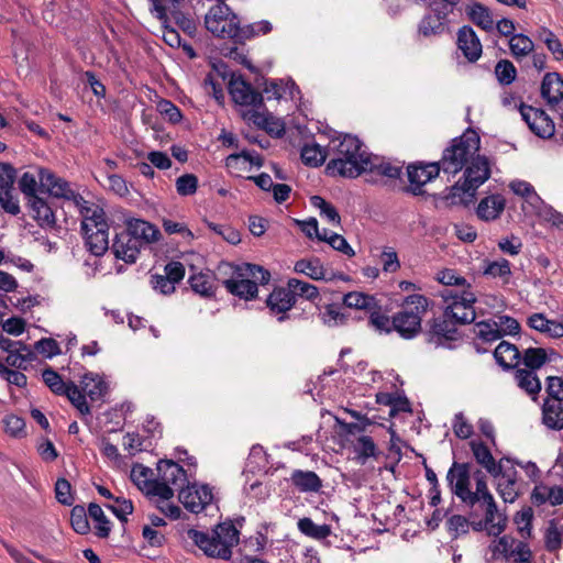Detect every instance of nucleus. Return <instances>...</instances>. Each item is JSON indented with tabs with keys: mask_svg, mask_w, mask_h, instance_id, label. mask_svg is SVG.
I'll return each instance as SVG.
<instances>
[{
	"mask_svg": "<svg viewBox=\"0 0 563 563\" xmlns=\"http://www.w3.org/2000/svg\"><path fill=\"white\" fill-rule=\"evenodd\" d=\"M362 146L356 136L344 135L333 147V157L327 165L328 174L355 178L367 172L371 155Z\"/></svg>",
	"mask_w": 563,
	"mask_h": 563,
	"instance_id": "1",
	"label": "nucleus"
},
{
	"mask_svg": "<svg viewBox=\"0 0 563 563\" xmlns=\"http://www.w3.org/2000/svg\"><path fill=\"white\" fill-rule=\"evenodd\" d=\"M240 532L231 521L217 525L211 533L190 529L189 539L209 558L230 560Z\"/></svg>",
	"mask_w": 563,
	"mask_h": 563,
	"instance_id": "2",
	"label": "nucleus"
},
{
	"mask_svg": "<svg viewBox=\"0 0 563 563\" xmlns=\"http://www.w3.org/2000/svg\"><path fill=\"white\" fill-rule=\"evenodd\" d=\"M205 24L209 32L221 38H231L234 44L250 40L253 26H240V20L223 1L210 8L206 14Z\"/></svg>",
	"mask_w": 563,
	"mask_h": 563,
	"instance_id": "3",
	"label": "nucleus"
},
{
	"mask_svg": "<svg viewBox=\"0 0 563 563\" xmlns=\"http://www.w3.org/2000/svg\"><path fill=\"white\" fill-rule=\"evenodd\" d=\"M79 214L87 250L95 256H102L109 249V224L104 210L93 202Z\"/></svg>",
	"mask_w": 563,
	"mask_h": 563,
	"instance_id": "4",
	"label": "nucleus"
},
{
	"mask_svg": "<svg viewBox=\"0 0 563 563\" xmlns=\"http://www.w3.org/2000/svg\"><path fill=\"white\" fill-rule=\"evenodd\" d=\"M481 147V137L472 130L467 129L461 136L451 141L442 154L440 161L442 170L446 174H457L468 162L478 154Z\"/></svg>",
	"mask_w": 563,
	"mask_h": 563,
	"instance_id": "5",
	"label": "nucleus"
},
{
	"mask_svg": "<svg viewBox=\"0 0 563 563\" xmlns=\"http://www.w3.org/2000/svg\"><path fill=\"white\" fill-rule=\"evenodd\" d=\"M464 167L463 183L451 187L452 203L472 201L477 188L490 177V165L486 156L477 154Z\"/></svg>",
	"mask_w": 563,
	"mask_h": 563,
	"instance_id": "6",
	"label": "nucleus"
},
{
	"mask_svg": "<svg viewBox=\"0 0 563 563\" xmlns=\"http://www.w3.org/2000/svg\"><path fill=\"white\" fill-rule=\"evenodd\" d=\"M428 306V299L422 295L406 297L402 309L393 317L394 330L405 339L416 336L421 330L422 316Z\"/></svg>",
	"mask_w": 563,
	"mask_h": 563,
	"instance_id": "7",
	"label": "nucleus"
},
{
	"mask_svg": "<svg viewBox=\"0 0 563 563\" xmlns=\"http://www.w3.org/2000/svg\"><path fill=\"white\" fill-rule=\"evenodd\" d=\"M38 181L41 187L46 188V191L53 197L71 201L79 213L93 203L87 201L80 194L73 190L66 179L58 177L47 168L38 169Z\"/></svg>",
	"mask_w": 563,
	"mask_h": 563,
	"instance_id": "8",
	"label": "nucleus"
},
{
	"mask_svg": "<svg viewBox=\"0 0 563 563\" xmlns=\"http://www.w3.org/2000/svg\"><path fill=\"white\" fill-rule=\"evenodd\" d=\"M446 481L451 492L463 503L470 505L471 500V470L470 463L453 462L446 473Z\"/></svg>",
	"mask_w": 563,
	"mask_h": 563,
	"instance_id": "9",
	"label": "nucleus"
},
{
	"mask_svg": "<svg viewBox=\"0 0 563 563\" xmlns=\"http://www.w3.org/2000/svg\"><path fill=\"white\" fill-rule=\"evenodd\" d=\"M14 179L15 169L13 166L8 163H0V206L12 216L20 213L19 201L12 195Z\"/></svg>",
	"mask_w": 563,
	"mask_h": 563,
	"instance_id": "10",
	"label": "nucleus"
},
{
	"mask_svg": "<svg viewBox=\"0 0 563 563\" xmlns=\"http://www.w3.org/2000/svg\"><path fill=\"white\" fill-rule=\"evenodd\" d=\"M178 499L183 506L194 512H201L213 499L212 490L208 485H186L180 489Z\"/></svg>",
	"mask_w": 563,
	"mask_h": 563,
	"instance_id": "11",
	"label": "nucleus"
},
{
	"mask_svg": "<svg viewBox=\"0 0 563 563\" xmlns=\"http://www.w3.org/2000/svg\"><path fill=\"white\" fill-rule=\"evenodd\" d=\"M442 170L440 162L438 163H417L407 167L408 180L410 183L409 191L415 196L423 194L422 187L435 178Z\"/></svg>",
	"mask_w": 563,
	"mask_h": 563,
	"instance_id": "12",
	"label": "nucleus"
},
{
	"mask_svg": "<svg viewBox=\"0 0 563 563\" xmlns=\"http://www.w3.org/2000/svg\"><path fill=\"white\" fill-rule=\"evenodd\" d=\"M453 301L445 308V316L453 319L456 324H467L474 322L476 318L473 303L475 296L472 292H463L462 296L449 295Z\"/></svg>",
	"mask_w": 563,
	"mask_h": 563,
	"instance_id": "13",
	"label": "nucleus"
},
{
	"mask_svg": "<svg viewBox=\"0 0 563 563\" xmlns=\"http://www.w3.org/2000/svg\"><path fill=\"white\" fill-rule=\"evenodd\" d=\"M520 114L536 135L545 139L554 134V123L543 110L521 104Z\"/></svg>",
	"mask_w": 563,
	"mask_h": 563,
	"instance_id": "14",
	"label": "nucleus"
},
{
	"mask_svg": "<svg viewBox=\"0 0 563 563\" xmlns=\"http://www.w3.org/2000/svg\"><path fill=\"white\" fill-rule=\"evenodd\" d=\"M152 4L150 11L154 14L162 23L163 27V40L170 47H179L181 45V38L176 29L170 25L169 15H167L168 5L165 2L175 4L181 3L185 0H148Z\"/></svg>",
	"mask_w": 563,
	"mask_h": 563,
	"instance_id": "15",
	"label": "nucleus"
},
{
	"mask_svg": "<svg viewBox=\"0 0 563 563\" xmlns=\"http://www.w3.org/2000/svg\"><path fill=\"white\" fill-rule=\"evenodd\" d=\"M265 303L269 313L275 316L279 322H283L288 319L287 312L294 308L296 299L287 284L286 287H275L266 298Z\"/></svg>",
	"mask_w": 563,
	"mask_h": 563,
	"instance_id": "16",
	"label": "nucleus"
},
{
	"mask_svg": "<svg viewBox=\"0 0 563 563\" xmlns=\"http://www.w3.org/2000/svg\"><path fill=\"white\" fill-rule=\"evenodd\" d=\"M229 92L232 100L240 106L258 108L263 104V96L241 76H232L229 82Z\"/></svg>",
	"mask_w": 563,
	"mask_h": 563,
	"instance_id": "17",
	"label": "nucleus"
},
{
	"mask_svg": "<svg viewBox=\"0 0 563 563\" xmlns=\"http://www.w3.org/2000/svg\"><path fill=\"white\" fill-rule=\"evenodd\" d=\"M446 15L445 5H431L418 24V34L423 37L442 34L445 29Z\"/></svg>",
	"mask_w": 563,
	"mask_h": 563,
	"instance_id": "18",
	"label": "nucleus"
},
{
	"mask_svg": "<svg viewBox=\"0 0 563 563\" xmlns=\"http://www.w3.org/2000/svg\"><path fill=\"white\" fill-rule=\"evenodd\" d=\"M218 272L221 274H229L236 277H246L247 279L252 278L251 282L260 283L262 285H266L271 280V273L261 265L243 263L241 265L233 266L230 263H220L218 266Z\"/></svg>",
	"mask_w": 563,
	"mask_h": 563,
	"instance_id": "19",
	"label": "nucleus"
},
{
	"mask_svg": "<svg viewBox=\"0 0 563 563\" xmlns=\"http://www.w3.org/2000/svg\"><path fill=\"white\" fill-rule=\"evenodd\" d=\"M141 247L142 243L125 230L115 235L111 250L118 260L133 264L136 262Z\"/></svg>",
	"mask_w": 563,
	"mask_h": 563,
	"instance_id": "20",
	"label": "nucleus"
},
{
	"mask_svg": "<svg viewBox=\"0 0 563 563\" xmlns=\"http://www.w3.org/2000/svg\"><path fill=\"white\" fill-rule=\"evenodd\" d=\"M478 503L486 507L485 523L490 536H499L506 528L507 518L498 512L496 501L489 490L477 495Z\"/></svg>",
	"mask_w": 563,
	"mask_h": 563,
	"instance_id": "21",
	"label": "nucleus"
},
{
	"mask_svg": "<svg viewBox=\"0 0 563 563\" xmlns=\"http://www.w3.org/2000/svg\"><path fill=\"white\" fill-rule=\"evenodd\" d=\"M470 446L476 462L494 477H497L498 474L501 473L504 461L510 462L507 457L500 459L499 462H496L489 448L482 441L473 440L470 442Z\"/></svg>",
	"mask_w": 563,
	"mask_h": 563,
	"instance_id": "22",
	"label": "nucleus"
},
{
	"mask_svg": "<svg viewBox=\"0 0 563 563\" xmlns=\"http://www.w3.org/2000/svg\"><path fill=\"white\" fill-rule=\"evenodd\" d=\"M158 478L180 492L187 483V473L178 463L172 460H161L157 463Z\"/></svg>",
	"mask_w": 563,
	"mask_h": 563,
	"instance_id": "23",
	"label": "nucleus"
},
{
	"mask_svg": "<svg viewBox=\"0 0 563 563\" xmlns=\"http://www.w3.org/2000/svg\"><path fill=\"white\" fill-rule=\"evenodd\" d=\"M456 323L449 316H443L439 318H434L430 325V342H434L437 344H443L445 341H455L459 338V332L456 329Z\"/></svg>",
	"mask_w": 563,
	"mask_h": 563,
	"instance_id": "24",
	"label": "nucleus"
},
{
	"mask_svg": "<svg viewBox=\"0 0 563 563\" xmlns=\"http://www.w3.org/2000/svg\"><path fill=\"white\" fill-rule=\"evenodd\" d=\"M497 492L505 503H514L520 494V483L517 479V471L514 466H503L498 474Z\"/></svg>",
	"mask_w": 563,
	"mask_h": 563,
	"instance_id": "25",
	"label": "nucleus"
},
{
	"mask_svg": "<svg viewBox=\"0 0 563 563\" xmlns=\"http://www.w3.org/2000/svg\"><path fill=\"white\" fill-rule=\"evenodd\" d=\"M457 46L471 63L476 62L482 55L481 41L471 26L464 25L459 30Z\"/></svg>",
	"mask_w": 563,
	"mask_h": 563,
	"instance_id": "26",
	"label": "nucleus"
},
{
	"mask_svg": "<svg viewBox=\"0 0 563 563\" xmlns=\"http://www.w3.org/2000/svg\"><path fill=\"white\" fill-rule=\"evenodd\" d=\"M541 96L551 107L563 99V79L559 73H548L541 84Z\"/></svg>",
	"mask_w": 563,
	"mask_h": 563,
	"instance_id": "27",
	"label": "nucleus"
},
{
	"mask_svg": "<svg viewBox=\"0 0 563 563\" xmlns=\"http://www.w3.org/2000/svg\"><path fill=\"white\" fill-rule=\"evenodd\" d=\"M542 423L552 430L563 429V399L545 398L542 406Z\"/></svg>",
	"mask_w": 563,
	"mask_h": 563,
	"instance_id": "28",
	"label": "nucleus"
},
{
	"mask_svg": "<svg viewBox=\"0 0 563 563\" xmlns=\"http://www.w3.org/2000/svg\"><path fill=\"white\" fill-rule=\"evenodd\" d=\"M294 271L305 274L313 280H333L336 276L333 272H328L318 257L297 261Z\"/></svg>",
	"mask_w": 563,
	"mask_h": 563,
	"instance_id": "29",
	"label": "nucleus"
},
{
	"mask_svg": "<svg viewBox=\"0 0 563 563\" xmlns=\"http://www.w3.org/2000/svg\"><path fill=\"white\" fill-rule=\"evenodd\" d=\"M128 232L139 240L142 245L144 243H153L159 240V230L147 221L141 219H132L126 222Z\"/></svg>",
	"mask_w": 563,
	"mask_h": 563,
	"instance_id": "30",
	"label": "nucleus"
},
{
	"mask_svg": "<svg viewBox=\"0 0 563 563\" xmlns=\"http://www.w3.org/2000/svg\"><path fill=\"white\" fill-rule=\"evenodd\" d=\"M27 206L32 211L33 219L42 228H54L56 218L53 209L41 197L29 198Z\"/></svg>",
	"mask_w": 563,
	"mask_h": 563,
	"instance_id": "31",
	"label": "nucleus"
},
{
	"mask_svg": "<svg viewBox=\"0 0 563 563\" xmlns=\"http://www.w3.org/2000/svg\"><path fill=\"white\" fill-rule=\"evenodd\" d=\"M222 283L230 294L238 296L241 299H254L258 292L256 283L251 282V279H247L246 277H236L232 275V278L224 279Z\"/></svg>",
	"mask_w": 563,
	"mask_h": 563,
	"instance_id": "32",
	"label": "nucleus"
},
{
	"mask_svg": "<svg viewBox=\"0 0 563 563\" xmlns=\"http://www.w3.org/2000/svg\"><path fill=\"white\" fill-rule=\"evenodd\" d=\"M297 528L305 537L323 542L332 534V528L330 525H317L309 517L300 518L297 522Z\"/></svg>",
	"mask_w": 563,
	"mask_h": 563,
	"instance_id": "33",
	"label": "nucleus"
},
{
	"mask_svg": "<svg viewBox=\"0 0 563 563\" xmlns=\"http://www.w3.org/2000/svg\"><path fill=\"white\" fill-rule=\"evenodd\" d=\"M505 199L500 195H492L481 200L477 216L486 221L497 219L505 209Z\"/></svg>",
	"mask_w": 563,
	"mask_h": 563,
	"instance_id": "34",
	"label": "nucleus"
},
{
	"mask_svg": "<svg viewBox=\"0 0 563 563\" xmlns=\"http://www.w3.org/2000/svg\"><path fill=\"white\" fill-rule=\"evenodd\" d=\"M292 485L300 492H318L322 487L320 477L312 471L296 470L290 476Z\"/></svg>",
	"mask_w": 563,
	"mask_h": 563,
	"instance_id": "35",
	"label": "nucleus"
},
{
	"mask_svg": "<svg viewBox=\"0 0 563 563\" xmlns=\"http://www.w3.org/2000/svg\"><path fill=\"white\" fill-rule=\"evenodd\" d=\"M494 357L504 368H511L519 364L521 355L515 344L503 341L495 349Z\"/></svg>",
	"mask_w": 563,
	"mask_h": 563,
	"instance_id": "36",
	"label": "nucleus"
},
{
	"mask_svg": "<svg viewBox=\"0 0 563 563\" xmlns=\"http://www.w3.org/2000/svg\"><path fill=\"white\" fill-rule=\"evenodd\" d=\"M468 19L485 31L494 27V19L490 10L479 2H473L466 7Z\"/></svg>",
	"mask_w": 563,
	"mask_h": 563,
	"instance_id": "37",
	"label": "nucleus"
},
{
	"mask_svg": "<svg viewBox=\"0 0 563 563\" xmlns=\"http://www.w3.org/2000/svg\"><path fill=\"white\" fill-rule=\"evenodd\" d=\"M168 5L167 14L169 13V21L172 20L183 32L188 34L189 36H194L197 31V23L195 19L188 14L183 12L179 9L180 3L172 4L165 2Z\"/></svg>",
	"mask_w": 563,
	"mask_h": 563,
	"instance_id": "38",
	"label": "nucleus"
},
{
	"mask_svg": "<svg viewBox=\"0 0 563 563\" xmlns=\"http://www.w3.org/2000/svg\"><path fill=\"white\" fill-rule=\"evenodd\" d=\"M532 501L541 505L549 501L552 506L563 504V488L559 486L549 487L545 485L536 486L532 492Z\"/></svg>",
	"mask_w": 563,
	"mask_h": 563,
	"instance_id": "39",
	"label": "nucleus"
},
{
	"mask_svg": "<svg viewBox=\"0 0 563 563\" xmlns=\"http://www.w3.org/2000/svg\"><path fill=\"white\" fill-rule=\"evenodd\" d=\"M343 305L346 308L369 311L377 308V300L375 299L374 296L358 291H351L344 295Z\"/></svg>",
	"mask_w": 563,
	"mask_h": 563,
	"instance_id": "40",
	"label": "nucleus"
},
{
	"mask_svg": "<svg viewBox=\"0 0 563 563\" xmlns=\"http://www.w3.org/2000/svg\"><path fill=\"white\" fill-rule=\"evenodd\" d=\"M518 386L531 396H537L541 390V383L534 371L518 368L515 374Z\"/></svg>",
	"mask_w": 563,
	"mask_h": 563,
	"instance_id": "41",
	"label": "nucleus"
},
{
	"mask_svg": "<svg viewBox=\"0 0 563 563\" xmlns=\"http://www.w3.org/2000/svg\"><path fill=\"white\" fill-rule=\"evenodd\" d=\"M88 515L96 522V536L102 539L108 538L111 531V522L106 517L102 508L98 504L90 503Z\"/></svg>",
	"mask_w": 563,
	"mask_h": 563,
	"instance_id": "42",
	"label": "nucleus"
},
{
	"mask_svg": "<svg viewBox=\"0 0 563 563\" xmlns=\"http://www.w3.org/2000/svg\"><path fill=\"white\" fill-rule=\"evenodd\" d=\"M305 165L318 167L322 165L327 158L325 151L317 143H307L302 146L300 153Z\"/></svg>",
	"mask_w": 563,
	"mask_h": 563,
	"instance_id": "43",
	"label": "nucleus"
},
{
	"mask_svg": "<svg viewBox=\"0 0 563 563\" xmlns=\"http://www.w3.org/2000/svg\"><path fill=\"white\" fill-rule=\"evenodd\" d=\"M369 167L367 172L375 173L391 179H396L401 174V166L395 165L390 162L378 159L377 157H369Z\"/></svg>",
	"mask_w": 563,
	"mask_h": 563,
	"instance_id": "44",
	"label": "nucleus"
},
{
	"mask_svg": "<svg viewBox=\"0 0 563 563\" xmlns=\"http://www.w3.org/2000/svg\"><path fill=\"white\" fill-rule=\"evenodd\" d=\"M287 283L296 300L300 297L313 301L319 297V289L312 284L297 278H289Z\"/></svg>",
	"mask_w": 563,
	"mask_h": 563,
	"instance_id": "45",
	"label": "nucleus"
},
{
	"mask_svg": "<svg viewBox=\"0 0 563 563\" xmlns=\"http://www.w3.org/2000/svg\"><path fill=\"white\" fill-rule=\"evenodd\" d=\"M509 48L512 56L519 59L529 55L533 51L534 44L527 35L515 34L509 40Z\"/></svg>",
	"mask_w": 563,
	"mask_h": 563,
	"instance_id": "46",
	"label": "nucleus"
},
{
	"mask_svg": "<svg viewBox=\"0 0 563 563\" xmlns=\"http://www.w3.org/2000/svg\"><path fill=\"white\" fill-rule=\"evenodd\" d=\"M310 203L314 208L319 209L320 216L324 218L328 222L334 225H340L341 217L336 208L332 203L328 202L320 196H312L310 198Z\"/></svg>",
	"mask_w": 563,
	"mask_h": 563,
	"instance_id": "47",
	"label": "nucleus"
},
{
	"mask_svg": "<svg viewBox=\"0 0 563 563\" xmlns=\"http://www.w3.org/2000/svg\"><path fill=\"white\" fill-rule=\"evenodd\" d=\"M63 396H66L71 405L78 409L82 416L90 415L91 411L86 401V394L82 389L80 390L74 382H68V388Z\"/></svg>",
	"mask_w": 563,
	"mask_h": 563,
	"instance_id": "48",
	"label": "nucleus"
},
{
	"mask_svg": "<svg viewBox=\"0 0 563 563\" xmlns=\"http://www.w3.org/2000/svg\"><path fill=\"white\" fill-rule=\"evenodd\" d=\"M494 73L497 81L501 86H509L517 78V69L515 65L508 59L498 60L495 66Z\"/></svg>",
	"mask_w": 563,
	"mask_h": 563,
	"instance_id": "49",
	"label": "nucleus"
},
{
	"mask_svg": "<svg viewBox=\"0 0 563 563\" xmlns=\"http://www.w3.org/2000/svg\"><path fill=\"white\" fill-rule=\"evenodd\" d=\"M191 289L205 297H211L214 295L213 279L208 274H197L188 279Z\"/></svg>",
	"mask_w": 563,
	"mask_h": 563,
	"instance_id": "50",
	"label": "nucleus"
},
{
	"mask_svg": "<svg viewBox=\"0 0 563 563\" xmlns=\"http://www.w3.org/2000/svg\"><path fill=\"white\" fill-rule=\"evenodd\" d=\"M474 332L478 339L485 343H492L499 339L500 332L494 320H486L475 323Z\"/></svg>",
	"mask_w": 563,
	"mask_h": 563,
	"instance_id": "51",
	"label": "nucleus"
},
{
	"mask_svg": "<svg viewBox=\"0 0 563 563\" xmlns=\"http://www.w3.org/2000/svg\"><path fill=\"white\" fill-rule=\"evenodd\" d=\"M548 361V355L542 347H529L525 350L522 355V363L526 369L536 371L540 368Z\"/></svg>",
	"mask_w": 563,
	"mask_h": 563,
	"instance_id": "52",
	"label": "nucleus"
},
{
	"mask_svg": "<svg viewBox=\"0 0 563 563\" xmlns=\"http://www.w3.org/2000/svg\"><path fill=\"white\" fill-rule=\"evenodd\" d=\"M320 318L328 327L343 325L347 320V316L334 303L325 305L324 311L320 313Z\"/></svg>",
	"mask_w": 563,
	"mask_h": 563,
	"instance_id": "53",
	"label": "nucleus"
},
{
	"mask_svg": "<svg viewBox=\"0 0 563 563\" xmlns=\"http://www.w3.org/2000/svg\"><path fill=\"white\" fill-rule=\"evenodd\" d=\"M43 382L56 395L63 396L68 388V382H64L62 376L52 367L42 372Z\"/></svg>",
	"mask_w": 563,
	"mask_h": 563,
	"instance_id": "54",
	"label": "nucleus"
},
{
	"mask_svg": "<svg viewBox=\"0 0 563 563\" xmlns=\"http://www.w3.org/2000/svg\"><path fill=\"white\" fill-rule=\"evenodd\" d=\"M104 388V383L98 376H95L93 374L84 375L81 379V389L90 397L91 400L100 398Z\"/></svg>",
	"mask_w": 563,
	"mask_h": 563,
	"instance_id": "55",
	"label": "nucleus"
},
{
	"mask_svg": "<svg viewBox=\"0 0 563 563\" xmlns=\"http://www.w3.org/2000/svg\"><path fill=\"white\" fill-rule=\"evenodd\" d=\"M88 516L84 506L77 505L71 509L70 525L77 533L86 534L89 532Z\"/></svg>",
	"mask_w": 563,
	"mask_h": 563,
	"instance_id": "56",
	"label": "nucleus"
},
{
	"mask_svg": "<svg viewBox=\"0 0 563 563\" xmlns=\"http://www.w3.org/2000/svg\"><path fill=\"white\" fill-rule=\"evenodd\" d=\"M36 358L35 352L32 347L27 349V351H19L12 354H8L5 357V363L18 369H27L29 364Z\"/></svg>",
	"mask_w": 563,
	"mask_h": 563,
	"instance_id": "57",
	"label": "nucleus"
},
{
	"mask_svg": "<svg viewBox=\"0 0 563 563\" xmlns=\"http://www.w3.org/2000/svg\"><path fill=\"white\" fill-rule=\"evenodd\" d=\"M484 274L496 277L508 278L511 274L510 263L506 258L498 261L485 262Z\"/></svg>",
	"mask_w": 563,
	"mask_h": 563,
	"instance_id": "58",
	"label": "nucleus"
},
{
	"mask_svg": "<svg viewBox=\"0 0 563 563\" xmlns=\"http://www.w3.org/2000/svg\"><path fill=\"white\" fill-rule=\"evenodd\" d=\"M114 501L117 505L107 504L106 507L112 511V514L121 521H128V515H131L134 510L133 504L130 499L124 497H115Z\"/></svg>",
	"mask_w": 563,
	"mask_h": 563,
	"instance_id": "59",
	"label": "nucleus"
},
{
	"mask_svg": "<svg viewBox=\"0 0 563 563\" xmlns=\"http://www.w3.org/2000/svg\"><path fill=\"white\" fill-rule=\"evenodd\" d=\"M470 525L467 518L461 515H453L446 521L448 531L452 536V539L468 533Z\"/></svg>",
	"mask_w": 563,
	"mask_h": 563,
	"instance_id": "60",
	"label": "nucleus"
},
{
	"mask_svg": "<svg viewBox=\"0 0 563 563\" xmlns=\"http://www.w3.org/2000/svg\"><path fill=\"white\" fill-rule=\"evenodd\" d=\"M198 178L194 174H185L176 179V190L180 196H191L197 191Z\"/></svg>",
	"mask_w": 563,
	"mask_h": 563,
	"instance_id": "61",
	"label": "nucleus"
},
{
	"mask_svg": "<svg viewBox=\"0 0 563 563\" xmlns=\"http://www.w3.org/2000/svg\"><path fill=\"white\" fill-rule=\"evenodd\" d=\"M208 227L210 230L220 235L224 241L229 242L230 244L235 245L241 242L240 232L230 225L208 222Z\"/></svg>",
	"mask_w": 563,
	"mask_h": 563,
	"instance_id": "62",
	"label": "nucleus"
},
{
	"mask_svg": "<svg viewBox=\"0 0 563 563\" xmlns=\"http://www.w3.org/2000/svg\"><path fill=\"white\" fill-rule=\"evenodd\" d=\"M33 351H36L37 353L44 355L47 358H52L56 355H59L60 347L56 340L52 338H43L35 342Z\"/></svg>",
	"mask_w": 563,
	"mask_h": 563,
	"instance_id": "63",
	"label": "nucleus"
},
{
	"mask_svg": "<svg viewBox=\"0 0 563 563\" xmlns=\"http://www.w3.org/2000/svg\"><path fill=\"white\" fill-rule=\"evenodd\" d=\"M174 489L173 486L158 478L148 484L147 494L167 501L174 496Z\"/></svg>",
	"mask_w": 563,
	"mask_h": 563,
	"instance_id": "64",
	"label": "nucleus"
}]
</instances>
